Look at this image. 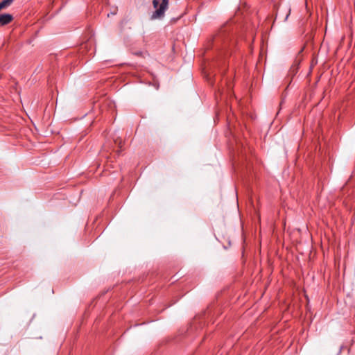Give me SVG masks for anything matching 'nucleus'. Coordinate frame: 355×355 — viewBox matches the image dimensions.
<instances>
[{"label": "nucleus", "instance_id": "1", "mask_svg": "<svg viewBox=\"0 0 355 355\" xmlns=\"http://www.w3.org/2000/svg\"><path fill=\"white\" fill-rule=\"evenodd\" d=\"M153 5L156 10L152 14L150 19L153 20L161 19L164 16L165 11L168 8V0H162L160 4L159 0H153Z\"/></svg>", "mask_w": 355, "mask_h": 355}, {"label": "nucleus", "instance_id": "2", "mask_svg": "<svg viewBox=\"0 0 355 355\" xmlns=\"http://www.w3.org/2000/svg\"><path fill=\"white\" fill-rule=\"evenodd\" d=\"M13 19L12 15L8 13L0 15V24L2 26L8 24Z\"/></svg>", "mask_w": 355, "mask_h": 355}, {"label": "nucleus", "instance_id": "3", "mask_svg": "<svg viewBox=\"0 0 355 355\" xmlns=\"http://www.w3.org/2000/svg\"><path fill=\"white\" fill-rule=\"evenodd\" d=\"M13 1L14 0H3L1 2H0V10L9 6L13 2Z\"/></svg>", "mask_w": 355, "mask_h": 355}, {"label": "nucleus", "instance_id": "4", "mask_svg": "<svg viewBox=\"0 0 355 355\" xmlns=\"http://www.w3.org/2000/svg\"><path fill=\"white\" fill-rule=\"evenodd\" d=\"M290 12H291V9H289V10H288V13H287V15H286V17H285V19H284V20H285V21L288 19V15H289V14H290Z\"/></svg>", "mask_w": 355, "mask_h": 355}]
</instances>
